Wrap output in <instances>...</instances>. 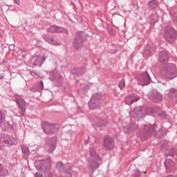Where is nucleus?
I'll return each mask as SVG.
<instances>
[{
  "label": "nucleus",
  "mask_w": 177,
  "mask_h": 177,
  "mask_svg": "<svg viewBox=\"0 0 177 177\" xmlns=\"http://www.w3.org/2000/svg\"><path fill=\"white\" fill-rule=\"evenodd\" d=\"M90 156L93 159L89 160V167L91 169H97L99 168V164L102 161L99 156L96 153L95 148L91 147L90 149Z\"/></svg>",
  "instance_id": "1"
},
{
  "label": "nucleus",
  "mask_w": 177,
  "mask_h": 177,
  "mask_svg": "<svg viewBox=\"0 0 177 177\" xmlns=\"http://www.w3.org/2000/svg\"><path fill=\"white\" fill-rule=\"evenodd\" d=\"M45 127L46 133L48 135H53V133H56L59 131V124H50V123L46 122Z\"/></svg>",
  "instance_id": "2"
},
{
  "label": "nucleus",
  "mask_w": 177,
  "mask_h": 177,
  "mask_svg": "<svg viewBox=\"0 0 177 177\" xmlns=\"http://www.w3.org/2000/svg\"><path fill=\"white\" fill-rule=\"evenodd\" d=\"M150 82V76L147 73H142L138 79V84L142 86H145V85H149Z\"/></svg>",
  "instance_id": "3"
},
{
  "label": "nucleus",
  "mask_w": 177,
  "mask_h": 177,
  "mask_svg": "<svg viewBox=\"0 0 177 177\" xmlns=\"http://www.w3.org/2000/svg\"><path fill=\"white\" fill-rule=\"evenodd\" d=\"M175 35H176V31L174 29H170L165 33L167 41H169V44H174V41H175Z\"/></svg>",
  "instance_id": "4"
},
{
  "label": "nucleus",
  "mask_w": 177,
  "mask_h": 177,
  "mask_svg": "<svg viewBox=\"0 0 177 177\" xmlns=\"http://www.w3.org/2000/svg\"><path fill=\"white\" fill-rule=\"evenodd\" d=\"M171 67L173 68V73H171L170 75L169 73L167 72H161V75H165V78H167L168 80H174V78L176 77V66H175V64H171Z\"/></svg>",
  "instance_id": "5"
},
{
  "label": "nucleus",
  "mask_w": 177,
  "mask_h": 177,
  "mask_svg": "<svg viewBox=\"0 0 177 177\" xmlns=\"http://www.w3.org/2000/svg\"><path fill=\"white\" fill-rule=\"evenodd\" d=\"M139 100V97L135 94H133L130 96L126 97V104H133L135 102Z\"/></svg>",
  "instance_id": "6"
},
{
  "label": "nucleus",
  "mask_w": 177,
  "mask_h": 177,
  "mask_svg": "<svg viewBox=\"0 0 177 177\" xmlns=\"http://www.w3.org/2000/svg\"><path fill=\"white\" fill-rule=\"evenodd\" d=\"M48 31L50 32H67V30L63 28L53 26L49 28Z\"/></svg>",
  "instance_id": "7"
},
{
  "label": "nucleus",
  "mask_w": 177,
  "mask_h": 177,
  "mask_svg": "<svg viewBox=\"0 0 177 177\" xmlns=\"http://www.w3.org/2000/svg\"><path fill=\"white\" fill-rule=\"evenodd\" d=\"M16 101L19 106L22 115H24V113H26V102L21 99H17Z\"/></svg>",
  "instance_id": "8"
},
{
  "label": "nucleus",
  "mask_w": 177,
  "mask_h": 177,
  "mask_svg": "<svg viewBox=\"0 0 177 177\" xmlns=\"http://www.w3.org/2000/svg\"><path fill=\"white\" fill-rule=\"evenodd\" d=\"M169 55L167 51H161L159 53V59L161 62H163L164 60H168Z\"/></svg>",
  "instance_id": "9"
},
{
  "label": "nucleus",
  "mask_w": 177,
  "mask_h": 177,
  "mask_svg": "<svg viewBox=\"0 0 177 177\" xmlns=\"http://www.w3.org/2000/svg\"><path fill=\"white\" fill-rule=\"evenodd\" d=\"M56 142L57 140L55 138L53 142L48 146V149H47L48 153H53L55 149H56Z\"/></svg>",
  "instance_id": "10"
},
{
  "label": "nucleus",
  "mask_w": 177,
  "mask_h": 177,
  "mask_svg": "<svg viewBox=\"0 0 177 177\" xmlns=\"http://www.w3.org/2000/svg\"><path fill=\"white\" fill-rule=\"evenodd\" d=\"M151 100L153 102H160L162 99V96H161V94L160 93H156L153 98H151Z\"/></svg>",
  "instance_id": "11"
},
{
  "label": "nucleus",
  "mask_w": 177,
  "mask_h": 177,
  "mask_svg": "<svg viewBox=\"0 0 177 177\" xmlns=\"http://www.w3.org/2000/svg\"><path fill=\"white\" fill-rule=\"evenodd\" d=\"M104 145L105 147H109L111 145V138L110 136H106L104 140Z\"/></svg>",
  "instance_id": "12"
},
{
  "label": "nucleus",
  "mask_w": 177,
  "mask_h": 177,
  "mask_svg": "<svg viewBox=\"0 0 177 177\" xmlns=\"http://www.w3.org/2000/svg\"><path fill=\"white\" fill-rule=\"evenodd\" d=\"M177 93V91L175 88H171L170 90H167L165 91L166 96L171 97L172 95H175Z\"/></svg>",
  "instance_id": "13"
},
{
  "label": "nucleus",
  "mask_w": 177,
  "mask_h": 177,
  "mask_svg": "<svg viewBox=\"0 0 177 177\" xmlns=\"http://www.w3.org/2000/svg\"><path fill=\"white\" fill-rule=\"evenodd\" d=\"M150 9H156L158 7V2L157 1H152L149 3Z\"/></svg>",
  "instance_id": "14"
},
{
  "label": "nucleus",
  "mask_w": 177,
  "mask_h": 177,
  "mask_svg": "<svg viewBox=\"0 0 177 177\" xmlns=\"http://www.w3.org/2000/svg\"><path fill=\"white\" fill-rule=\"evenodd\" d=\"M165 165L167 168H168L169 167H172L174 165V162H172V160H171V159H167L165 161Z\"/></svg>",
  "instance_id": "15"
},
{
  "label": "nucleus",
  "mask_w": 177,
  "mask_h": 177,
  "mask_svg": "<svg viewBox=\"0 0 177 177\" xmlns=\"http://www.w3.org/2000/svg\"><path fill=\"white\" fill-rule=\"evenodd\" d=\"M22 153H24V154H25L26 156H28V154H30V149L27 147H23Z\"/></svg>",
  "instance_id": "16"
},
{
  "label": "nucleus",
  "mask_w": 177,
  "mask_h": 177,
  "mask_svg": "<svg viewBox=\"0 0 177 177\" xmlns=\"http://www.w3.org/2000/svg\"><path fill=\"white\" fill-rule=\"evenodd\" d=\"M88 107L89 109H91V110H93L95 109H97V106H96V104H93L92 102V100L90 101L89 104H88Z\"/></svg>",
  "instance_id": "17"
},
{
  "label": "nucleus",
  "mask_w": 177,
  "mask_h": 177,
  "mask_svg": "<svg viewBox=\"0 0 177 177\" xmlns=\"http://www.w3.org/2000/svg\"><path fill=\"white\" fill-rule=\"evenodd\" d=\"M119 88L120 89H122L123 88H125V80H122L120 82Z\"/></svg>",
  "instance_id": "18"
},
{
  "label": "nucleus",
  "mask_w": 177,
  "mask_h": 177,
  "mask_svg": "<svg viewBox=\"0 0 177 177\" xmlns=\"http://www.w3.org/2000/svg\"><path fill=\"white\" fill-rule=\"evenodd\" d=\"M38 90L44 91V82H39L38 84Z\"/></svg>",
  "instance_id": "19"
},
{
  "label": "nucleus",
  "mask_w": 177,
  "mask_h": 177,
  "mask_svg": "<svg viewBox=\"0 0 177 177\" xmlns=\"http://www.w3.org/2000/svg\"><path fill=\"white\" fill-rule=\"evenodd\" d=\"M151 19L153 23H156V21H158V15L157 14L153 15L151 16Z\"/></svg>",
  "instance_id": "20"
},
{
  "label": "nucleus",
  "mask_w": 177,
  "mask_h": 177,
  "mask_svg": "<svg viewBox=\"0 0 177 177\" xmlns=\"http://www.w3.org/2000/svg\"><path fill=\"white\" fill-rule=\"evenodd\" d=\"M52 161L50 160V158H47L46 159V165L49 168L50 167Z\"/></svg>",
  "instance_id": "21"
},
{
  "label": "nucleus",
  "mask_w": 177,
  "mask_h": 177,
  "mask_svg": "<svg viewBox=\"0 0 177 177\" xmlns=\"http://www.w3.org/2000/svg\"><path fill=\"white\" fill-rule=\"evenodd\" d=\"M5 173L3 172V169L2 167V164L0 163V176H5Z\"/></svg>",
  "instance_id": "22"
},
{
  "label": "nucleus",
  "mask_w": 177,
  "mask_h": 177,
  "mask_svg": "<svg viewBox=\"0 0 177 177\" xmlns=\"http://www.w3.org/2000/svg\"><path fill=\"white\" fill-rule=\"evenodd\" d=\"M63 167H64V165H63V162H58L57 163V168L58 169H62V168H63Z\"/></svg>",
  "instance_id": "23"
},
{
  "label": "nucleus",
  "mask_w": 177,
  "mask_h": 177,
  "mask_svg": "<svg viewBox=\"0 0 177 177\" xmlns=\"http://www.w3.org/2000/svg\"><path fill=\"white\" fill-rule=\"evenodd\" d=\"M146 111H147L146 115H147V114H151V113H153V109H151V108H147V109H146Z\"/></svg>",
  "instance_id": "24"
},
{
  "label": "nucleus",
  "mask_w": 177,
  "mask_h": 177,
  "mask_svg": "<svg viewBox=\"0 0 177 177\" xmlns=\"http://www.w3.org/2000/svg\"><path fill=\"white\" fill-rule=\"evenodd\" d=\"M140 176V171L138 169L135 171L134 176L138 177Z\"/></svg>",
  "instance_id": "25"
},
{
  "label": "nucleus",
  "mask_w": 177,
  "mask_h": 177,
  "mask_svg": "<svg viewBox=\"0 0 177 177\" xmlns=\"http://www.w3.org/2000/svg\"><path fill=\"white\" fill-rule=\"evenodd\" d=\"M46 177H53V174H52V173L46 171Z\"/></svg>",
  "instance_id": "26"
},
{
  "label": "nucleus",
  "mask_w": 177,
  "mask_h": 177,
  "mask_svg": "<svg viewBox=\"0 0 177 177\" xmlns=\"http://www.w3.org/2000/svg\"><path fill=\"white\" fill-rule=\"evenodd\" d=\"M35 177H44V176L41 173L37 172L35 173Z\"/></svg>",
  "instance_id": "27"
},
{
  "label": "nucleus",
  "mask_w": 177,
  "mask_h": 177,
  "mask_svg": "<svg viewBox=\"0 0 177 177\" xmlns=\"http://www.w3.org/2000/svg\"><path fill=\"white\" fill-rule=\"evenodd\" d=\"M15 3H17V5H19L20 3V0H15Z\"/></svg>",
  "instance_id": "28"
},
{
  "label": "nucleus",
  "mask_w": 177,
  "mask_h": 177,
  "mask_svg": "<svg viewBox=\"0 0 177 177\" xmlns=\"http://www.w3.org/2000/svg\"><path fill=\"white\" fill-rule=\"evenodd\" d=\"M149 131H154V126H151L149 129Z\"/></svg>",
  "instance_id": "29"
},
{
  "label": "nucleus",
  "mask_w": 177,
  "mask_h": 177,
  "mask_svg": "<svg viewBox=\"0 0 177 177\" xmlns=\"http://www.w3.org/2000/svg\"><path fill=\"white\" fill-rule=\"evenodd\" d=\"M3 116V113H1V118Z\"/></svg>",
  "instance_id": "30"
},
{
  "label": "nucleus",
  "mask_w": 177,
  "mask_h": 177,
  "mask_svg": "<svg viewBox=\"0 0 177 177\" xmlns=\"http://www.w3.org/2000/svg\"><path fill=\"white\" fill-rule=\"evenodd\" d=\"M167 177H174L173 176H168Z\"/></svg>",
  "instance_id": "31"
},
{
  "label": "nucleus",
  "mask_w": 177,
  "mask_h": 177,
  "mask_svg": "<svg viewBox=\"0 0 177 177\" xmlns=\"http://www.w3.org/2000/svg\"><path fill=\"white\" fill-rule=\"evenodd\" d=\"M0 122H2V121L0 120Z\"/></svg>",
  "instance_id": "32"
}]
</instances>
